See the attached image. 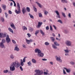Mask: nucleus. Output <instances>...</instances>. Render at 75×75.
Masks as SVG:
<instances>
[{
	"instance_id": "obj_11",
	"label": "nucleus",
	"mask_w": 75,
	"mask_h": 75,
	"mask_svg": "<svg viewBox=\"0 0 75 75\" xmlns=\"http://www.w3.org/2000/svg\"><path fill=\"white\" fill-rule=\"evenodd\" d=\"M22 12L23 14H24L26 13V9L25 7H23L22 8Z\"/></svg>"
},
{
	"instance_id": "obj_63",
	"label": "nucleus",
	"mask_w": 75,
	"mask_h": 75,
	"mask_svg": "<svg viewBox=\"0 0 75 75\" xmlns=\"http://www.w3.org/2000/svg\"><path fill=\"white\" fill-rule=\"evenodd\" d=\"M0 13H1V8H0Z\"/></svg>"
},
{
	"instance_id": "obj_34",
	"label": "nucleus",
	"mask_w": 75,
	"mask_h": 75,
	"mask_svg": "<svg viewBox=\"0 0 75 75\" xmlns=\"http://www.w3.org/2000/svg\"><path fill=\"white\" fill-rule=\"evenodd\" d=\"M10 57L11 59H13V58H14V56L12 54H11L10 56Z\"/></svg>"
},
{
	"instance_id": "obj_56",
	"label": "nucleus",
	"mask_w": 75,
	"mask_h": 75,
	"mask_svg": "<svg viewBox=\"0 0 75 75\" xmlns=\"http://www.w3.org/2000/svg\"><path fill=\"white\" fill-rule=\"evenodd\" d=\"M68 16H69V17H70V18H71V14L70 13H69Z\"/></svg>"
},
{
	"instance_id": "obj_23",
	"label": "nucleus",
	"mask_w": 75,
	"mask_h": 75,
	"mask_svg": "<svg viewBox=\"0 0 75 75\" xmlns=\"http://www.w3.org/2000/svg\"><path fill=\"white\" fill-rule=\"evenodd\" d=\"M39 30H36L35 31V34L36 36H37V34L39 33Z\"/></svg>"
},
{
	"instance_id": "obj_33",
	"label": "nucleus",
	"mask_w": 75,
	"mask_h": 75,
	"mask_svg": "<svg viewBox=\"0 0 75 75\" xmlns=\"http://www.w3.org/2000/svg\"><path fill=\"white\" fill-rule=\"evenodd\" d=\"M40 33H41V34H42V35H44V32L42 31V30H40Z\"/></svg>"
},
{
	"instance_id": "obj_61",
	"label": "nucleus",
	"mask_w": 75,
	"mask_h": 75,
	"mask_svg": "<svg viewBox=\"0 0 75 75\" xmlns=\"http://www.w3.org/2000/svg\"><path fill=\"white\" fill-rule=\"evenodd\" d=\"M63 72L64 74H66V72H65V70H64V69H63Z\"/></svg>"
},
{
	"instance_id": "obj_38",
	"label": "nucleus",
	"mask_w": 75,
	"mask_h": 75,
	"mask_svg": "<svg viewBox=\"0 0 75 75\" xmlns=\"http://www.w3.org/2000/svg\"><path fill=\"white\" fill-rule=\"evenodd\" d=\"M52 47L53 48H55V49H56V48H57V47L55 46V45H54V44H52Z\"/></svg>"
},
{
	"instance_id": "obj_60",
	"label": "nucleus",
	"mask_w": 75,
	"mask_h": 75,
	"mask_svg": "<svg viewBox=\"0 0 75 75\" xmlns=\"http://www.w3.org/2000/svg\"><path fill=\"white\" fill-rule=\"evenodd\" d=\"M71 64L72 65H74V62H71Z\"/></svg>"
},
{
	"instance_id": "obj_53",
	"label": "nucleus",
	"mask_w": 75,
	"mask_h": 75,
	"mask_svg": "<svg viewBox=\"0 0 75 75\" xmlns=\"http://www.w3.org/2000/svg\"><path fill=\"white\" fill-rule=\"evenodd\" d=\"M13 2L14 4V6L15 7H16V2H15V1H14Z\"/></svg>"
},
{
	"instance_id": "obj_5",
	"label": "nucleus",
	"mask_w": 75,
	"mask_h": 75,
	"mask_svg": "<svg viewBox=\"0 0 75 75\" xmlns=\"http://www.w3.org/2000/svg\"><path fill=\"white\" fill-rule=\"evenodd\" d=\"M11 41V40L10 38H9V36L8 35H7V37L6 38V41L7 43H8L9 42H10Z\"/></svg>"
},
{
	"instance_id": "obj_46",
	"label": "nucleus",
	"mask_w": 75,
	"mask_h": 75,
	"mask_svg": "<svg viewBox=\"0 0 75 75\" xmlns=\"http://www.w3.org/2000/svg\"><path fill=\"white\" fill-rule=\"evenodd\" d=\"M58 22H59L60 23H62V21L61 20H59L58 21H57Z\"/></svg>"
},
{
	"instance_id": "obj_25",
	"label": "nucleus",
	"mask_w": 75,
	"mask_h": 75,
	"mask_svg": "<svg viewBox=\"0 0 75 75\" xmlns=\"http://www.w3.org/2000/svg\"><path fill=\"white\" fill-rule=\"evenodd\" d=\"M32 61L33 63H36V60L34 59H32Z\"/></svg>"
},
{
	"instance_id": "obj_39",
	"label": "nucleus",
	"mask_w": 75,
	"mask_h": 75,
	"mask_svg": "<svg viewBox=\"0 0 75 75\" xmlns=\"http://www.w3.org/2000/svg\"><path fill=\"white\" fill-rule=\"evenodd\" d=\"M62 15H63V17H66V16H65V13L63 12H62Z\"/></svg>"
},
{
	"instance_id": "obj_57",
	"label": "nucleus",
	"mask_w": 75,
	"mask_h": 75,
	"mask_svg": "<svg viewBox=\"0 0 75 75\" xmlns=\"http://www.w3.org/2000/svg\"><path fill=\"white\" fill-rule=\"evenodd\" d=\"M44 74L45 75H47V74H48V73H47V72L45 71L44 72Z\"/></svg>"
},
{
	"instance_id": "obj_14",
	"label": "nucleus",
	"mask_w": 75,
	"mask_h": 75,
	"mask_svg": "<svg viewBox=\"0 0 75 75\" xmlns=\"http://www.w3.org/2000/svg\"><path fill=\"white\" fill-rule=\"evenodd\" d=\"M11 27H12L13 29H15L16 28L14 26V25L13 24V23H11L10 25Z\"/></svg>"
},
{
	"instance_id": "obj_2",
	"label": "nucleus",
	"mask_w": 75,
	"mask_h": 75,
	"mask_svg": "<svg viewBox=\"0 0 75 75\" xmlns=\"http://www.w3.org/2000/svg\"><path fill=\"white\" fill-rule=\"evenodd\" d=\"M20 63L18 62V61H16L15 62H13L11 63V66L12 67H14L17 68H18L20 67Z\"/></svg>"
},
{
	"instance_id": "obj_7",
	"label": "nucleus",
	"mask_w": 75,
	"mask_h": 75,
	"mask_svg": "<svg viewBox=\"0 0 75 75\" xmlns=\"http://www.w3.org/2000/svg\"><path fill=\"white\" fill-rule=\"evenodd\" d=\"M26 41L27 43L28 44H30V42H33V40L32 39H30V40H29L26 39Z\"/></svg>"
},
{
	"instance_id": "obj_55",
	"label": "nucleus",
	"mask_w": 75,
	"mask_h": 75,
	"mask_svg": "<svg viewBox=\"0 0 75 75\" xmlns=\"http://www.w3.org/2000/svg\"><path fill=\"white\" fill-rule=\"evenodd\" d=\"M12 40L14 44H16V41H15L14 40Z\"/></svg>"
},
{
	"instance_id": "obj_51",
	"label": "nucleus",
	"mask_w": 75,
	"mask_h": 75,
	"mask_svg": "<svg viewBox=\"0 0 75 75\" xmlns=\"http://www.w3.org/2000/svg\"><path fill=\"white\" fill-rule=\"evenodd\" d=\"M50 30H51V31H52L53 30H52V26H51V25H50Z\"/></svg>"
},
{
	"instance_id": "obj_50",
	"label": "nucleus",
	"mask_w": 75,
	"mask_h": 75,
	"mask_svg": "<svg viewBox=\"0 0 75 75\" xmlns=\"http://www.w3.org/2000/svg\"><path fill=\"white\" fill-rule=\"evenodd\" d=\"M20 68L21 70V71H23V68H22V67L20 66Z\"/></svg>"
},
{
	"instance_id": "obj_62",
	"label": "nucleus",
	"mask_w": 75,
	"mask_h": 75,
	"mask_svg": "<svg viewBox=\"0 0 75 75\" xmlns=\"http://www.w3.org/2000/svg\"><path fill=\"white\" fill-rule=\"evenodd\" d=\"M10 6H13V3L11 2V3Z\"/></svg>"
},
{
	"instance_id": "obj_58",
	"label": "nucleus",
	"mask_w": 75,
	"mask_h": 75,
	"mask_svg": "<svg viewBox=\"0 0 75 75\" xmlns=\"http://www.w3.org/2000/svg\"><path fill=\"white\" fill-rule=\"evenodd\" d=\"M42 60L43 61H47V59H42Z\"/></svg>"
},
{
	"instance_id": "obj_15",
	"label": "nucleus",
	"mask_w": 75,
	"mask_h": 75,
	"mask_svg": "<svg viewBox=\"0 0 75 75\" xmlns=\"http://www.w3.org/2000/svg\"><path fill=\"white\" fill-rule=\"evenodd\" d=\"M55 13H56L57 16H58V18H60V16H59V13L58 11H55Z\"/></svg>"
},
{
	"instance_id": "obj_64",
	"label": "nucleus",
	"mask_w": 75,
	"mask_h": 75,
	"mask_svg": "<svg viewBox=\"0 0 75 75\" xmlns=\"http://www.w3.org/2000/svg\"><path fill=\"white\" fill-rule=\"evenodd\" d=\"M73 5L75 7V2H73Z\"/></svg>"
},
{
	"instance_id": "obj_48",
	"label": "nucleus",
	"mask_w": 75,
	"mask_h": 75,
	"mask_svg": "<svg viewBox=\"0 0 75 75\" xmlns=\"http://www.w3.org/2000/svg\"><path fill=\"white\" fill-rule=\"evenodd\" d=\"M8 11L9 14H12V12H11V11L9 10Z\"/></svg>"
},
{
	"instance_id": "obj_42",
	"label": "nucleus",
	"mask_w": 75,
	"mask_h": 75,
	"mask_svg": "<svg viewBox=\"0 0 75 75\" xmlns=\"http://www.w3.org/2000/svg\"><path fill=\"white\" fill-rule=\"evenodd\" d=\"M64 51L66 53H68V52H69V50H64Z\"/></svg>"
},
{
	"instance_id": "obj_10",
	"label": "nucleus",
	"mask_w": 75,
	"mask_h": 75,
	"mask_svg": "<svg viewBox=\"0 0 75 75\" xmlns=\"http://www.w3.org/2000/svg\"><path fill=\"white\" fill-rule=\"evenodd\" d=\"M40 70H35V72L36 73V74H35V75H40Z\"/></svg>"
},
{
	"instance_id": "obj_19",
	"label": "nucleus",
	"mask_w": 75,
	"mask_h": 75,
	"mask_svg": "<svg viewBox=\"0 0 75 75\" xmlns=\"http://www.w3.org/2000/svg\"><path fill=\"white\" fill-rule=\"evenodd\" d=\"M37 4L38 6L39 7L41 8L42 7V5H41V4L39 3L38 2L36 1L35 2Z\"/></svg>"
},
{
	"instance_id": "obj_31",
	"label": "nucleus",
	"mask_w": 75,
	"mask_h": 75,
	"mask_svg": "<svg viewBox=\"0 0 75 75\" xmlns=\"http://www.w3.org/2000/svg\"><path fill=\"white\" fill-rule=\"evenodd\" d=\"M29 30L30 31L32 32L33 31V28H29Z\"/></svg>"
},
{
	"instance_id": "obj_43",
	"label": "nucleus",
	"mask_w": 75,
	"mask_h": 75,
	"mask_svg": "<svg viewBox=\"0 0 75 75\" xmlns=\"http://www.w3.org/2000/svg\"><path fill=\"white\" fill-rule=\"evenodd\" d=\"M39 17H42V14L41 13H39Z\"/></svg>"
},
{
	"instance_id": "obj_59",
	"label": "nucleus",
	"mask_w": 75,
	"mask_h": 75,
	"mask_svg": "<svg viewBox=\"0 0 75 75\" xmlns=\"http://www.w3.org/2000/svg\"><path fill=\"white\" fill-rule=\"evenodd\" d=\"M23 48H25V45H23Z\"/></svg>"
},
{
	"instance_id": "obj_13",
	"label": "nucleus",
	"mask_w": 75,
	"mask_h": 75,
	"mask_svg": "<svg viewBox=\"0 0 75 75\" xmlns=\"http://www.w3.org/2000/svg\"><path fill=\"white\" fill-rule=\"evenodd\" d=\"M17 6L18 7V10L19 11H20V4H19V3H18L17 4Z\"/></svg>"
},
{
	"instance_id": "obj_52",
	"label": "nucleus",
	"mask_w": 75,
	"mask_h": 75,
	"mask_svg": "<svg viewBox=\"0 0 75 75\" xmlns=\"http://www.w3.org/2000/svg\"><path fill=\"white\" fill-rule=\"evenodd\" d=\"M46 30H49V26H47L46 28Z\"/></svg>"
},
{
	"instance_id": "obj_12",
	"label": "nucleus",
	"mask_w": 75,
	"mask_h": 75,
	"mask_svg": "<svg viewBox=\"0 0 75 75\" xmlns=\"http://www.w3.org/2000/svg\"><path fill=\"white\" fill-rule=\"evenodd\" d=\"M10 69L11 71H13L15 70V67L14 66H11L10 67Z\"/></svg>"
},
{
	"instance_id": "obj_45",
	"label": "nucleus",
	"mask_w": 75,
	"mask_h": 75,
	"mask_svg": "<svg viewBox=\"0 0 75 75\" xmlns=\"http://www.w3.org/2000/svg\"><path fill=\"white\" fill-rule=\"evenodd\" d=\"M27 35H28V37L29 38H30V37H31V34H30V33H28L27 34Z\"/></svg>"
},
{
	"instance_id": "obj_22",
	"label": "nucleus",
	"mask_w": 75,
	"mask_h": 75,
	"mask_svg": "<svg viewBox=\"0 0 75 75\" xmlns=\"http://www.w3.org/2000/svg\"><path fill=\"white\" fill-rule=\"evenodd\" d=\"M15 13H16V14H20V13H21V11H17V10H15Z\"/></svg>"
},
{
	"instance_id": "obj_1",
	"label": "nucleus",
	"mask_w": 75,
	"mask_h": 75,
	"mask_svg": "<svg viewBox=\"0 0 75 75\" xmlns=\"http://www.w3.org/2000/svg\"><path fill=\"white\" fill-rule=\"evenodd\" d=\"M35 51L36 53L37 52L38 53L37 55L38 57H43L44 56V53H42L41 50L39 49L36 48L35 50Z\"/></svg>"
},
{
	"instance_id": "obj_6",
	"label": "nucleus",
	"mask_w": 75,
	"mask_h": 75,
	"mask_svg": "<svg viewBox=\"0 0 75 75\" xmlns=\"http://www.w3.org/2000/svg\"><path fill=\"white\" fill-rule=\"evenodd\" d=\"M42 22H39L38 23V26L36 27L37 28H40L41 26V25H42Z\"/></svg>"
},
{
	"instance_id": "obj_37",
	"label": "nucleus",
	"mask_w": 75,
	"mask_h": 75,
	"mask_svg": "<svg viewBox=\"0 0 75 75\" xmlns=\"http://www.w3.org/2000/svg\"><path fill=\"white\" fill-rule=\"evenodd\" d=\"M4 73H7V72H8V70H4Z\"/></svg>"
},
{
	"instance_id": "obj_47",
	"label": "nucleus",
	"mask_w": 75,
	"mask_h": 75,
	"mask_svg": "<svg viewBox=\"0 0 75 75\" xmlns=\"http://www.w3.org/2000/svg\"><path fill=\"white\" fill-rule=\"evenodd\" d=\"M5 16H6V18H7V16H8V14H7V13L6 12H5Z\"/></svg>"
},
{
	"instance_id": "obj_27",
	"label": "nucleus",
	"mask_w": 75,
	"mask_h": 75,
	"mask_svg": "<svg viewBox=\"0 0 75 75\" xmlns=\"http://www.w3.org/2000/svg\"><path fill=\"white\" fill-rule=\"evenodd\" d=\"M61 1L62 3H67L68 1L67 0H61Z\"/></svg>"
},
{
	"instance_id": "obj_40",
	"label": "nucleus",
	"mask_w": 75,
	"mask_h": 75,
	"mask_svg": "<svg viewBox=\"0 0 75 75\" xmlns=\"http://www.w3.org/2000/svg\"><path fill=\"white\" fill-rule=\"evenodd\" d=\"M23 29L24 30H27V28L25 27V26H23Z\"/></svg>"
},
{
	"instance_id": "obj_30",
	"label": "nucleus",
	"mask_w": 75,
	"mask_h": 75,
	"mask_svg": "<svg viewBox=\"0 0 75 75\" xmlns=\"http://www.w3.org/2000/svg\"><path fill=\"white\" fill-rule=\"evenodd\" d=\"M50 39L53 42H54V41H55V38H54V37H51Z\"/></svg>"
},
{
	"instance_id": "obj_17",
	"label": "nucleus",
	"mask_w": 75,
	"mask_h": 75,
	"mask_svg": "<svg viewBox=\"0 0 75 75\" xmlns=\"http://www.w3.org/2000/svg\"><path fill=\"white\" fill-rule=\"evenodd\" d=\"M2 7L4 10H6V5L4 4H2Z\"/></svg>"
},
{
	"instance_id": "obj_28",
	"label": "nucleus",
	"mask_w": 75,
	"mask_h": 75,
	"mask_svg": "<svg viewBox=\"0 0 75 75\" xmlns=\"http://www.w3.org/2000/svg\"><path fill=\"white\" fill-rule=\"evenodd\" d=\"M26 10H27V11H28V12H30V8L27 7L26 8Z\"/></svg>"
},
{
	"instance_id": "obj_21",
	"label": "nucleus",
	"mask_w": 75,
	"mask_h": 75,
	"mask_svg": "<svg viewBox=\"0 0 75 75\" xmlns=\"http://www.w3.org/2000/svg\"><path fill=\"white\" fill-rule=\"evenodd\" d=\"M21 66H23L24 65V62H23V60H22V59H21Z\"/></svg>"
},
{
	"instance_id": "obj_20",
	"label": "nucleus",
	"mask_w": 75,
	"mask_h": 75,
	"mask_svg": "<svg viewBox=\"0 0 75 75\" xmlns=\"http://www.w3.org/2000/svg\"><path fill=\"white\" fill-rule=\"evenodd\" d=\"M64 68L66 69L67 72H68V73H69V72H70L71 71V70L70 69H67L66 68Z\"/></svg>"
},
{
	"instance_id": "obj_29",
	"label": "nucleus",
	"mask_w": 75,
	"mask_h": 75,
	"mask_svg": "<svg viewBox=\"0 0 75 75\" xmlns=\"http://www.w3.org/2000/svg\"><path fill=\"white\" fill-rule=\"evenodd\" d=\"M27 57H25L23 59L22 62H25V58H26Z\"/></svg>"
},
{
	"instance_id": "obj_36",
	"label": "nucleus",
	"mask_w": 75,
	"mask_h": 75,
	"mask_svg": "<svg viewBox=\"0 0 75 75\" xmlns=\"http://www.w3.org/2000/svg\"><path fill=\"white\" fill-rule=\"evenodd\" d=\"M45 44L46 45H50V43H49L48 42H45Z\"/></svg>"
},
{
	"instance_id": "obj_32",
	"label": "nucleus",
	"mask_w": 75,
	"mask_h": 75,
	"mask_svg": "<svg viewBox=\"0 0 75 75\" xmlns=\"http://www.w3.org/2000/svg\"><path fill=\"white\" fill-rule=\"evenodd\" d=\"M27 64H28V66H30V65H31V62H30V61L28 62Z\"/></svg>"
},
{
	"instance_id": "obj_41",
	"label": "nucleus",
	"mask_w": 75,
	"mask_h": 75,
	"mask_svg": "<svg viewBox=\"0 0 75 75\" xmlns=\"http://www.w3.org/2000/svg\"><path fill=\"white\" fill-rule=\"evenodd\" d=\"M43 74V71H40V75H42Z\"/></svg>"
},
{
	"instance_id": "obj_44",
	"label": "nucleus",
	"mask_w": 75,
	"mask_h": 75,
	"mask_svg": "<svg viewBox=\"0 0 75 75\" xmlns=\"http://www.w3.org/2000/svg\"><path fill=\"white\" fill-rule=\"evenodd\" d=\"M1 20L2 21V22H4V18H1Z\"/></svg>"
},
{
	"instance_id": "obj_4",
	"label": "nucleus",
	"mask_w": 75,
	"mask_h": 75,
	"mask_svg": "<svg viewBox=\"0 0 75 75\" xmlns=\"http://www.w3.org/2000/svg\"><path fill=\"white\" fill-rule=\"evenodd\" d=\"M7 37V33H0V37L2 38V37Z\"/></svg>"
},
{
	"instance_id": "obj_9",
	"label": "nucleus",
	"mask_w": 75,
	"mask_h": 75,
	"mask_svg": "<svg viewBox=\"0 0 75 75\" xmlns=\"http://www.w3.org/2000/svg\"><path fill=\"white\" fill-rule=\"evenodd\" d=\"M66 44L68 45V46H70L71 45V42L69 41H67L66 42Z\"/></svg>"
},
{
	"instance_id": "obj_24",
	"label": "nucleus",
	"mask_w": 75,
	"mask_h": 75,
	"mask_svg": "<svg viewBox=\"0 0 75 75\" xmlns=\"http://www.w3.org/2000/svg\"><path fill=\"white\" fill-rule=\"evenodd\" d=\"M29 16H30V18H32L33 19H34V16H33V15H31V14H30V13H29L28 14Z\"/></svg>"
},
{
	"instance_id": "obj_49",
	"label": "nucleus",
	"mask_w": 75,
	"mask_h": 75,
	"mask_svg": "<svg viewBox=\"0 0 75 75\" xmlns=\"http://www.w3.org/2000/svg\"><path fill=\"white\" fill-rule=\"evenodd\" d=\"M44 13L45 14H48V12L46 11H44Z\"/></svg>"
},
{
	"instance_id": "obj_54",
	"label": "nucleus",
	"mask_w": 75,
	"mask_h": 75,
	"mask_svg": "<svg viewBox=\"0 0 75 75\" xmlns=\"http://www.w3.org/2000/svg\"><path fill=\"white\" fill-rule=\"evenodd\" d=\"M53 27H54V29L57 30V27H56L55 25H53Z\"/></svg>"
},
{
	"instance_id": "obj_16",
	"label": "nucleus",
	"mask_w": 75,
	"mask_h": 75,
	"mask_svg": "<svg viewBox=\"0 0 75 75\" xmlns=\"http://www.w3.org/2000/svg\"><path fill=\"white\" fill-rule=\"evenodd\" d=\"M56 59H57V61H59V62H62V60L61 59L60 57H57L56 58Z\"/></svg>"
},
{
	"instance_id": "obj_3",
	"label": "nucleus",
	"mask_w": 75,
	"mask_h": 75,
	"mask_svg": "<svg viewBox=\"0 0 75 75\" xmlns=\"http://www.w3.org/2000/svg\"><path fill=\"white\" fill-rule=\"evenodd\" d=\"M6 42L5 40L3 39L2 40V42L0 43V46L1 48H4V45L3 43H4Z\"/></svg>"
},
{
	"instance_id": "obj_35",
	"label": "nucleus",
	"mask_w": 75,
	"mask_h": 75,
	"mask_svg": "<svg viewBox=\"0 0 75 75\" xmlns=\"http://www.w3.org/2000/svg\"><path fill=\"white\" fill-rule=\"evenodd\" d=\"M33 8L34 11H35V12H37V8H35V7H33Z\"/></svg>"
},
{
	"instance_id": "obj_18",
	"label": "nucleus",
	"mask_w": 75,
	"mask_h": 75,
	"mask_svg": "<svg viewBox=\"0 0 75 75\" xmlns=\"http://www.w3.org/2000/svg\"><path fill=\"white\" fill-rule=\"evenodd\" d=\"M8 30L10 31V32H11L12 33H13L14 32H13V30L11 28H8Z\"/></svg>"
},
{
	"instance_id": "obj_26",
	"label": "nucleus",
	"mask_w": 75,
	"mask_h": 75,
	"mask_svg": "<svg viewBox=\"0 0 75 75\" xmlns=\"http://www.w3.org/2000/svg\"><path fill=\"white\" fill-rule=\"evenodd\" d=\"M54 44L55 45H56V46H59V44H58V43H57V42H54Z\"/></svg>"
},
{
	"instance_id": "obj_8",
	"label": "nucleus",
	"mask_w": 75,
	"mask_h": 75,
	"mask_svg": "<svg viewBox=\"0 0 75 75\" xmlns=\"http://www.w3.org/2000/svg\"><path fill=\"white\" fill-rule=\"evenodd\" d=\"M14 50V51H20V49H19V48L18 47V45H16Z\"/></svg>"
}]
</instances>
